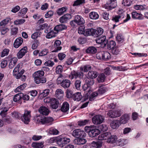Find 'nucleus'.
Returning <instances> with one entry per match:
<instances>
[{
    "label": "nucleus",
    "mask_w": 148,
    "mask_h": 148,
    "mask_svg": "<svg viewBox=\"0 0 148 148\" xmlns=\"http://www.w3.org/2000/svg\"><path fill=\"white\" fill-rule=\"evenodd\" d=\"M44 72L42 70L36 71L33 74L35 82L37 84L45 83L46 82V78L44 76Z\"/></svg>",
    "instance_id": "f257e3e1"
},
{
    "label": "nucleus",
    "mask_w": 148,
    "mask_h": 148,
    "mask_svg": "<svg viewBox=\"0 0 148 148\" xmlns=\"http://www.w3.org/2000/svg\"><path fill=\"white\" fill-rule=\"evenodd\" d=\"M35 119L38 123H41L42 124L51 125L54 121L53 119L51 117H45L41 116H37Z\"/></svg>",
    "instance_id": "f03ea898"
},
{
    "label": "nucleus",
    "mask_w": 148,
    "mask_h": 148,
    "mask_svg": "<svg viewBox=\"0 0 148 148\" xmlns=\"http://www.w3.org/2000/svg\"><path fill=\"white\" fill-rule=\"evenodd\" d=\"M22 68V65L21 64H18L15 67L13 70V75L17 79H19L21 76L24 73L25 70L22 69L19 72L20 70H21Z\"/></svg>",
    "instance_id": "7ed1b4c3"
},
{
    "label": "nucleus",
    "mask_w": 148,
    "mask_h": 148,
    "mask_svg": "<svg viewBox=\"0 0 148 148\" xmlns=\"http://www.w3.org/2000/svg\"><path fill=\"white\" fill-rule=\"evenodd\" d=\"M70 141V139H50L49 142L51 143L56 142L58 146L62 147Z\"/></svg>",
    "instance_id": "20e7f679"
},
{
    "label": "nucleus",
    "mask_w": 148,
    "mask_h": 148,
    "mask_svg": "<svg viewBox=\"0 0 148 148\" xmlns=\"http://www.w3.org/2000/svg\"><path fill=\"white\" fill-rule=\"evenodd\" d=\"M72 135L76 138L82 139L86 137V134L83 130L77 129L73 131Z\"/></svg>",
    "instance_id": "39448f33"
},
{
    "label": "nucleus",
    "mask_w": 148,
    "mask_h": 148,
    "mask_svg": "<svg viewBox=\"0 0 148 148\" xmlns=\"http://www.w3.org/2000/svg\"><path fill=\"white\" fill-rule=\"evenodd\" d=\"M117 5L116 0H110L104 5V8L108 10H111L114 8Z\"/></svg>",
    "instance_id": "423d86ee"
},
{
    "label": "nucleus",
    "mask_w": 148,
    "mask_h": 148,
    "mask_svg": "<svg viewBox=\"0 0 148 148\" xmlns=\"http://www.w3.org/2000/svg\"><path fill=\"white\" fill-rule=\"evenodd\" d=\"M30 112L26 111L25 112L23 116H21V120L26 124H28L30 121L31 116L30 114Z\"/></svg>",
    "instance_id": "0eeeda50"
},
{
    "label": "nucleus",
    "mask_w": 148,
    "mask_h": 148,
    "mask_svg": "<svg viewBox=\"0 0 148 148\" xmlns=\"http://www.w3.org/2000/svg\"><path fill=\"white\" fill-rule=\"evenodd\" d=\"M83 73L82 72H77L73 71L69 75V77L71 79H73L74 78L76 79L78 77L81 78L83 77Z\"/></svg>",
    "instance_id": "6e6552de"
},
{
    "label": "nucleus",
    "mask_w": 148,
    "mask_h": 148,
    "mask_svg": "<svg viewBox=\"0 0 148 148\" xmlns=\"http://www.w3.org/2000/svg\"><path fill=\"white\" fill-rule=\"evenodd\" d=\"M103 117L100 115L94 116L92 118V122L95 125H98L102 123L104 121Z\"/></svg>",
    "instance_id": "1a4fd4ad"
},
{
    "label": "nucleus",
    "mask_w": 148,
    "mask_h": 148,
    "mask_svg": "<svg viewBox=\"0 0 148 148\" xmlns=\"http://www.w3.org/2000/svg\"><path fill=\"white\" fill-rule=\"evenodd\" d=\"M121 114L120 110H110L107 113L108 116L111 118H115L120 116Z\"/></svg>",
    "instance_id": "9d476101"
},
{
    "label": "nucleus",
    "mask_w": 148,
    "mask_h": 148,
    "mask_svg": "<svg viewBox=\"0 0 148 148\" xmlns=\"http://www.w3.org/2000/svg\"><path fill=\"white\" fill-rule=\"evenodd\" d=\"M97 43L99 44H102L104 46H105L108 43V40L106 39L105 36L98 37L96 39Z\"/></svg>",
    "instance_id": "9b49d317"
},
{
    "label": "nucleus",
    "mask_w": 148,
    "mask_h": 148,
    "mask_svg": "<svg viewBox=\"0 0 148 148\" xmlns=\"http://www.w3.org/2000/svg\"><path fill=\"white\" fill-rule=\"evenodd\" d=\"M74 21L79 25H83L85 23V21L80 16L77 15L75 16Z\"/></svg>",
    "instance_id": "f8f14e48"
},
{
    "label": "nucleus",
    "mask_w": 148,
    "mask_h": 148,
    "mask_svg": "<svg viewBox=\"0 0 148 148\" xmlns=\"http://www.w3.org/2000/svg\"><path fill=\"white\" fill-rule=\"evenodd\" d=\"M92 129H93L89 132V135L90 137H93L97 136L100 134V130L97 129L96 126L94 125Z\"/></svg>",
    "instance_id": "ddd939ff"
},
{
    "label": "nucleus",
    "mask_w": 148,
    "mask_h": 148,
    "mask_svg": "<svg viewBox=\"0 0 148 148\" xmlns=\"http://www.w3.org/2000/svg\"><path fill=\"white\" fill-rule=\"evenodd\" d=\"M99 137H101L103 139H117V136L114 134L111 135L108 132H106L100 135Z\"/></svg>",
    "instance_id": "4468645a"
},
{
    "label": "nucleus",
    "mask_w": 148,
    "mask_h": 148,
    "mask_svg": "<svg viewBox=\"0 0 148 148\" xmlns=\"http://www.w3.org/2000/svg\"><path fill=\"white\" fill-rule=\"evenodd\" d=\"M71 18V14H66L60 18L59 21L61 23H66Z\"/></svg>",
    "instance_id": "2eb2a0df"
},
{
    "label": "nucleus",
    "mask_w": 148,
    "mask_h": 148,
    "mask_svg": "<svg viewBox=\"0 0 148 148\" xmlns=\"http://www.w3.org/2000/svg\"><path fill=\"white\" fill-rule=\"evenodd\" d=\"M27 48L25 47L21 49L17 54V57L18 59L22 58L27 52Z\"/></svg>",
    "instance_id": "dca6fc26"
},
{
    "label": "nucleus",
    "mask_w": 148,
    "mask_h": 148,
    "mask_svg": "<svg viewBox=\"0 0 148 148\" xmlns=\"http://www.w3.org/2000/svg\"><path fill=\"white\" fill-rule=\"evenodd\" d=\"M50 29L49 30L45 29V33H47L46 36V38H51L56 36V34H57L56 32H54L53 31H50Z\"/></svg>",
    "instance_id": "f3484780"
},
{
    "label": "nucleus",
    "mask_w": 148,
    "mask_h": 148,
    "mask_svg": "<svg viewBox=\"0 0 148 148\" xmlns=\"http://www.w3.org/2000/svg\"><path fill=\"white\" fill-rule=\"evenodd\" d=\"M67 26L64 24H60L56 26L54 29L57 34L59 32L62 31L67 28Z\"/></svg>",
    "instance_id": "a211bd4d"
},
{
    "label": "nucleus",
    "mask_w": 148,
    "mask_h": 148,
    "mask_svg": "<svg viewBox=\"0 0 148 148\" xmlns=\"http://www.w3.org/2000/svg\"><path fill=\"white\" fill-rule=\"evenodd\" d=\"M39 112L43 115H47L49 113V110L48 108L44 106L40 107L38 109Z\"/></svg>",
    "instance_id": "6ab92c4d"
},
{
    "label": "nucleus",
    "mask_w": 148,
    "mask_h": 148,
    "mask_svg": "<svg viewBox=\"0 0 148 148\" xmlns=\"http://www.w3.org/2000/svg\"><path fill=\"white\" fill-rule=\"evenodd\" d=\"M61 43L60 41L57 40L55 41L54 46L55 47V49L53 51V52H57L60 51L62 49V47L60 46Z\"/></svg>",
    "instance_id": "aec40b11"
},
{
    "label": "nucleus",
    "mask_w": 148,
    "mask_h": 148,
    "mask_svg": "<svg viewBox=\"0 0 148 148\" xmlns=\"http://www.w3.org/2000/svg\"><path fill=\"white\" fill-rule=\"evenodd\" d=\"M59 103L57 99L52 98L50 103L51 107L53 109H56L58 107Z\"/></svg>",
    "instance_id": "412c9836"
},
{
    "label": "nucleus",
    "mask_w": 148,
    "mask_h": 148,
    "mask_svg": "<svg viewBox=\"0 0 148 148\" xmlns=\"http://www.w3.org/2000/svg\"><path fill=\"white\" fill-rule=\"evenodd\" d=\"M129 119V116L127 114H125L121 117L119 122L121 124H125L127 122Z\"/></svg>",
    "instance_id": "4be33fe9"
},
{
    "label": "nucleus",
    "mask_w": 148,
    "mask_h": 148,
    "mask_svg": "<svg viewBox=\"0 0 148 148\" xmlns=\"http://www.w3.org/2000/svg\"><path fill=\"white\" fill-rule=\"evenodd\" d=\"M23 39L21 37H18L15 40L14 43V47L16 48H18L22 44Z\"/></svg>",
    "instance_id": "5701e85b"
},
{
    "label": "nucleus",
    "mask_w": 148,
    "mask_h": 148,
    "mask_svg": "<svg viewBox=\"0 0 148 148\" xmlns=\"http://www.w3.org/2000/svg\"><path fill=\"white\" fill-rule=\"evenodd\" d=\"M120 123L119 120L113 121L110 123L111 127L113 129H116L119 127Z\"/></svg>",
    "instance_id": "b1692460"
},
{
    "label": "nucleus",
    "mask_w": 148,
    "mask_h": 148,
    "mask_svg": "<svg viewBox=\"0 0 148 148\" xmlns=\"http://www.w3.org/2000/svg\"><path fill=\"white\" fill-rule=\"evenodd\" d=\"M69 105L67 102H64L61 107V110L63 112H67L69 109Z\"/></svg>",
    "instance_id": "393cba45"
},
{
    "label": "nucleus",
    "mask_w": 148,
    "mask_h": 148,
    "mask_svg": "<svg viewBox=\"0 0 148 148\" xmlns=\"http://www.w3.org/2000/svg\"><path fill=\"white\" fill-rule=\"evenodd\" d=\"M97 50L96 48L93 46L89 47L86 51V52L87 53L94 54L96 53Z\"/></svg>",
    "instance_id": "a878e982"
},
{
    "label": "nucleus",
    "mask_w": 148,
    "mask_h": 148,
    "mask_svg": "<svg viewBox=\"0 0 148 148\" xmlns=\"http://www.w3.org/2000/svg\"><path fill=\"white\" fill-rule=\"evenodd\" d=\"M132 17L134 19H143V17L142 15L140 14L137 13L136 12H132Z\"/></svg>",
    "instance_id": "bb28decb"
},
{
    "label": "nucleus",
    "mask_w": 148,
    "mask_h": 148,
    "mask_svg": "<svg viewBox=\"0 0 148 148\" xmlns=\"http://www.w3.org/2000/svg\"><path fill=\"white\" fill-rule=\"evenodd\" d=\"M92 67L90 65H85L84 66H82L80 68L81 72H87L88 71L91 70Z\"/></svg>",
    "instance_id": "cd10ccee"
},
{
    "label": "nucleus",
    "mask_w": 148,
    "mask_h": 148,
    "mask_svg": "<svg viewBox=\"0 0 148 148\" xmlns=\"http://www.w3.org/2000/svg\"><path fill=\"white\" fill-rule=\"evenodd\" d=\"M70 81L68 79H66L62 82L60 85L64 88H66L70 86Z\"/></svg>",
    "instance_id": "c85d7f7f"
},
{
    "label": "nucleus",
    "mask_w": 148,
    "mask_h": 148,
    "mask_svg": "<svg viewBox=\"0 0 148 148\" xmlns=\"http://www.w3.org/2000/svg\"><path fill=\"white\" fill-rule=\"evenodd\" d=\"M44 142L40 143L33 142L32 144V146L34 148H42L44 146Z\"/></svg>",
    "instance_id": "c756f323"
},
{
    "label": "nucleus",
    "mask_w": 148,
    "mask_h": 148,
    "mask_svg": "<svg viewBox=\"0 0 148 148\" xmlns=\"http://www.w3.org/2000/svg\"><path fill=\"white\" fill-rule=\"evenodd\" d=\"M124 17V14L123 13H122L118 15L115 16L113 17L112 20L115 22H117L120 20H121Z\"/></svg>",
    "instance_id": "7c9ffc66"
},
{
    "label": "nucleus",
    "mask_w": 148,
    "mask_h": 148,
    "mask_svg": "<svg viewBox=\"0 0 148 148\" xmlns=\"http://www.w3.org/2000/svg\"><path fill=\"white\" fill-rule=\"evenodd\" d=\"M17 61V59L16 57H14L11 59L9 66V68L10 69L13 68L16 64Z\"/></svg>",
    "instance_id": "2f4dec72"
},
{
    "label": "nucleus",
    "mask_w": 148,
    "mask_h": 148,
    "mask_svg": "<svg viewBox=\"0 0 148 148\" xmlns=\"http://www.w3.org/2000/svg\"><path fill=\"white\" fill-rule=\"evenodd\" d=\"M97 75V73L96 72L92 71H90L88 74V77L92 79L96 78Z\"/></svg>",
    "instance_id": "473e14b6"
},
{
    "label": "nucleus",
    "mask_w": 148,
    "mask_h": 148,
    "mask_svg": "<svg viewBox=\"0 0 148 148\" xmlns=\"http://www.w3.org/2000/svg\"><path fill=\"white\" fill-rule=\"evenodd\" d=\"M90 89V86L86 84H84L83 86V90L84 91H86V92L87 93L86 94H87L88 95H90V93L91 92Z\"/></svg>",
    "instance_id": "72a5a7b5"
},
{
    "label": "nucleus",
    "mask_w": 148,
    "mask_h": 148,
    "mask_svg": "<svg viewBox=\"0 0 148 148\" xmlns=\"http://www.w3.org/2000/svg\"><path fill=\"white\" fill-rule=\"evenodd\" d=\"M89 16L91 19L96 20L99 18V16L96 12H92L89 13Z\"/></svg>",
    "instance_id": "f704fd0d"
},
{
    "label": "nucleus",
    "mask_w": 148,
    "mask_h": 148,
    "mask_svg": "<svg viewBox=\"0 0 148 148\" xmlns=\"http://www.w3.org/2000/svg\"><path fill=\"white\" fill-rule=\"evenodd\" d=\"M84 35L88 36L92 35L94 36V29H88L86 30L85 32Z\"/></svg>",
    "instance_id": "c9c22d12"
},
{
    "label": "nucleus",
    "mask_w": 148,
    "mask_h": 148,
    "mask_svg": "<svg viewBox=\"0 0 148 148\" xmlns=\"http://www.w3.org/2000/svg\"><path fill=\"white\" fill-rule=\"evenodd\" d=\"M73 98L74 100L79 101L82 98V96L80 92H77L73 95Z\"/></svg>",
    "instance_id": "e433bc0d"
},
{
    "label": "nucleus",
    "mask_w": 148,
    "mask_h": 148,
    "mask_svg": "<svg viewBox=\"0 0 148 148\" xmlns=\"http://www.w3.org/2000/svg\"><path fill=\"white\" fill-rule=\"evenodd\" d=\"M103 29L101 28H97L96 30L94 29V36H98L101 35L103 34Z\"/></svg>",
    "instance_id": "4c0bfd02"
},
{
    "label": "nucleus",
    "mask_w": 148,
    "mask_h": 148,
    "mask_svg": "<svg viewBox=\"0 0 148 148\" xmlns=\"http://www.w3.org/2000/svg\"><path fill=\"white\" fill-rule=\"evenodd\" d=\"M86 142V139H74L73 143L77 145H83Z\"/></svg>",
    "instance_id": "58836bf2"
},
{
    "label": "nucleus",
    "mask_w": 148,
    "mask_h": 148,
    "mask_svg": "<svg viewBox=\"0 0 148 148\" xmlns=\"http://www.w3.org/2000/svg\"><path fill=\"white\" fill-rule=\"evenodd\" d=\"M107 44L108 49H109L112 50L116 47V43L114 41H110Z\"/></svg>",
    "instance_id": "ea45409f"
},
{
    "label": "nucleus",
    "mask_w": 148,
    "mask_h": 148,
    "mask_svg": "<svg viewBox=\"0 0 148 148\" xmlns=\"http://www.w3.org/2000/svg\"><path fill=\"white\" fill-rule=\"evenodd\" d=\"M26 86V84H23L16 88L14 91L16 92H21L25 88Z\"/></svg>",
    "instance_id": "a19ab883"
},
{
    "label": "nucleus",
    "mask_w": 148,
    "mask_h": 148,
    "mask_svg": "<svg viewBox=\"0 0 148 148\" xmlns=\"http://www.w3.org/2000/svg\"><path fill=\"white\" fill-rule=\"evenodd\" d=\"M103 60H107L111 58V56L110 53L108 52H102Z\"/></svg>",
    "instance_id": "79ce46f5"
},
{
    "label": "nucleus",
    "mask_w": 148,
    "mask_h": 148,
    "mask_svg": "<svg viewBox=\"0 0 148 148\" xmlns=\"http://www.w3.org/2000/svg\"><path fill=\"white\" fill-rule=\"evenodd\" d=\"M63 91L60 89H57L56 90V95L58 98H60L63 96Z\"/></svg>",
    "instance_id": "37998d69"
},
{
    "label": "nucleus",
    "mask_w": 148,
    "mask_h": 148,
    "mask_svg": "<svg viewBox=\"0 0 148 148\" xmlns=\"http://www.w3.org/2000/svg\"><path fill=\"white\" fill-rule=\"evenodd\" d=\"M105 79V75L103 73L100 74L97 78V80L99 82H103Z\"/></svg>",
    "instance_id": "c03bdc74"
},
{
    "label": "nucleus",
    "mask_w": 148,
    "mask_h": 148,
    "mask_svg": "<svg viewBox=\"0 0 148 148\" xmlns=\"http://www.w3.org/2000/svg\"><path fill=\"white\" fill-rule=\"evenodd\" d=\"M64 80L63 76L62 75L60 74L57 79L56 83L58 84L61 85Z\"/></svg>",
    "instance_id": "a18cd8bd"
},
{
    "label": "nucleus",
    "mask_w": 148,
    "mask_h": 148,
    "mask_svg": "<svg viewBox=\"0 0 148 148\" xmlns=\"http://www.w3.org/2000/svg\"><path fill=\"white\" fill-rule=\"evenodd\" d=\"M11 20L10 18H7L3 20L0 23V26H5Z\"/></svg>",
    "instance_id": "49530a36"
},
{
    "label": "nucleus",
    "mask_w": 148,
    "mask_h": 148,
    "mask_svg": "<svg viewBox=\"0 0 148 148\" xmlns=\"http://www.w3.org/2000/svg\"><path fill=\"white\" fill-rule=\"evenodd\" d=\"M116 40L119 43H122L124 41V38L122 35L119 34L116 37Z\"/></svg>",
    "instance_id": "de8ad7c7"
},
{
    "label": "nucleus",
    "mask_w": 148,
    "mask_h": 148,
    "mask_svg": "<svg viewBox=\"0 0 148 148\" xmlns=\"http://www.w3.org/2000/svg\"><path fill=\"white\" fill-rule=\"evenodd\" d=\"M85 3V0H77L74 1L73 6H77Z\"/></svg>",
    "instance_id": "09e8293b"
},
{
    "label": "nucleus",
    "mask_w": 148,
    "mask_h": 148,
    "mask_svg": "<svg viewBox=\"0 0 148 148\" xmlns=\"http://www.w3.org/2000/svg\"><path fill=\"white\" fill-rule=\"evenodd\" d=\"M22 94L20 93L15 95L13 98V100L15 102H17L22 98Z\"/></svg>",
    "instance_id": "8fccbe9b"
},
{
    "label": "nucleus",
    "mask_w": 148,
    "mask_h": 148,
    "mask_svg": "<svg viewBox=\"0 0 148 148\" xmlns=\"http://www.w3.org/2000/svg\"><path fill=\"white\" fill-rule=\"evenodd\" d=\"M67 10V8L63 7L61 8L58 9L57 11V13L58 15H61L64 12H65Z\"/></svg>",
    "instance_id": "3c124183"
},
{
    "label": "nucleus",
    "mask_w": 148,
    "mask_h": 148,
    "mask_svg": "<svg viewBox=\"0 0 148 148\" xmlns=\"http://www.w3.org/2000/svg\"><path fill=\"white\" fill-rule=\"evenodd\" d=\"M94 80L93 79L87 78L86 80V84L89 86L92 85L94 84Z\"/></svg>",
    "instance_id": "603ef678"
},
{
    "label": "nucleus",
    "mask_w": 148,
    "mask_h": 148,
    "mask_svg": "<svg viewBox=\"0 0 148 148\" xmlns=\"http://www.w3.org/2000/svg\"><path fill=\"white\" fill-rule=\"evenodd\" d=\"M89 121V120H88L79 121L78 122V125L80 126L85 125L88 123Z\"/></svg>",
    "instance_id": "864d4df0"
},
{
    "label": "nucleus",
    "mask_w": 148,
    "mask_h": 148,
    "mask_svg": "<svg viewBox=\"0 0 148 148\" xmlns=\"http://www.w3.org/2000/svg\"><path fill=\"white\" fill-rule=\"evenodd\" d=\"M25 21V20L23 19H17L14 21V24L16 25H19L24 23Z\"/></svg>",
    "instance_id": "5fc2aeb1"
},
{
    "label": "nucleus",
    "mask_w": 148,
    "mask_h": 148,
    "mask_svg": "<svg viewBox=\"0 0 148 148\" xmlns=\"http://www.w3.org/2000/svg\"><path fill=\"white\" fill-rule=\"evenodd\" d=\"M41 34L40 32H34L32 35L31 38L33 39H36L40 36Z\"/></svg>",
    "instance_id": "6e6d98bb"
},
{
    "label": "nucleus",
    "mask_w": 148,
    "mask_h": 148,
    "mask_svg": "<svg viewBox=\"0 0 148 148\" xmlns=\"http://www.w3.org/2000/svg\"><path fill=\"white\" fill-rule=\"evenodd\" d=\"M99 128L101 131L104 132L107 131L108 129V127L105 124H102L99 126Z\"/></svg>",
    "instance_id": "4d7b16f0"
},
{
    "label": "nucleus",
    "mask_w": 148,
    "mask_h": 148,
    "mask_svg": "<svg viewBox=\"0 0 148 148\" xmlns=\"http://www.w3.org/2000/svg\"><path fill=\"white\" fill-rule=\"evenodd\" d=\"M81 81L79 80H77L75 83V88L77 90H79L81 86Z\"/></svg>",
    "instance_id": "13d9d810"
},
{
    "label": "nucleus",
    "mask_w": 148,
    "mask_h": 148,
    "mask_svg": "<svg viewBox=\"0 0 148 148\" xmlns=\"http://www.w3.org/2000/svg\"><path fill=\"white\" fill-rule=\"evenodd\" d=\"M106 91V88L105 87H100L97 91L99 95L102 94Z\"/></svg>",
    "instance_id": "bf43d9fd"
},
{
    "label": "nucleus",
    "mask_w": 148,
    "mask_h": 148,
    "mask_svg": "<svg viewBox=\"0 0 148 148\" xmlns=\"http://www.w3.org/2000/svg\"><path fill=\"white\" fill-rule=\"evenodd\" d=\"M134 8L136 10H143L145 9V8L141 5H134Z\"/></svg>",
    "instance_id": "052dcab7"
},
{
    "label": "nucleus",
    "mask_w": 148,
    "mask_h": 148,
    "mask_svg": "<svg viewBox=\"0 0 148 148\" xmlns=\"http://www.w3.org/2000/svg\"><path fill=\"white\" fill-rule=\"evenodd\" d=\"M93 146L96 148H100L102 146V142L100 141L97 142H93Z\"/></svg>",
    "instance_id": "680f3d73"
},
{
    "label": "nucleus",
    "mask_w": 148,
    "mask_h": 148,
    "mask_svg": "<svg viewBox=\"0 0 148 148\" xmlns=\"http://www.w3.org/2000/svg\"><path fill=\"white\" fill-rule=\"evenodd\" d=\"M62 71V67L61 65L58 66L56 68V72L57 74H60Z\"/></svg>",
    "instance_id": "e2e57ef3"
},
{
    "label": "nucleus",
    "mask_w": 148,
    "mask_h": 148,
    "mask_svg": "<svg viewBox=\"0 0 148 148\" xmlns=\"http://www.w3.org/2000/svg\"><path fill=\"white\" fill-rule=\"evenodd\" d=\"M9 51V50L8 49H4L2 52L1 57H3L5 56H7L8 54Z\"/></svg>",
    "instance_id": "0e129e2a"
},
{
    "label": "nucleus",
    "mask_w": 148,
    "mask_h": 148,
    "mask_svg": "<svg viewBox=\"0 0 148 148\" xmlns=\"http://www.w3.org/2000/svg\"><path fill=\"white\" fill-rule=\"evenodd\" d=\"M85 31L84 27L83 26H80L78 29V32L79 34H84V35Z\"/></svg>",
    "instance_id": "69168bd1"
},
{
    "label": "nucleus",
    "mask_w": 148,
    "mask_h": 148,
    "mask_svg": "<svg viewBox=\"0 0 148 148\" xmlns=\"http://www.w3.org/2000/svg\"><path fill=\"white\" fill-rule=\"evenodd\" d=\"M53 14V12L51 10L49 11L45 14V17L46 18L51 17Z\"/></svg>",
    "instance_id": "338daca9"
},
{
    "label": "nucleus",
    "mask_w": 148,
    "mask_h": 148,
    "mask_svg": "<svg viewBox=\"0 0 148 148\" xmlns=\"http://www.w3.org/2000/svg\"><path fill=\"white\" fill-rule=\"evenodd\" d=\"M18 28L16 27H13L11 29V34L15 35L16 34L18 31Z\"/></svg>",
    "instance_id": "774afa93"
}]
</instances>
